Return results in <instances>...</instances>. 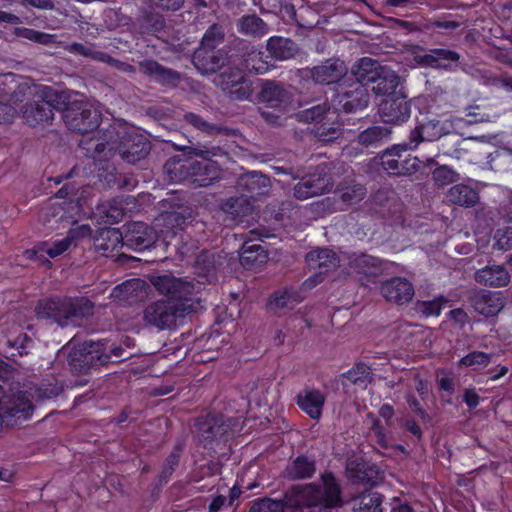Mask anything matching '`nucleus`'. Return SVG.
Listing matches in <instances>:
<instances>
[{
  "instance_id": "nucleus-57",
  "label": "nucleus",
  "mask_w": 512,
  "mask_h": 512,
  "mask_svg": "<svg viewBox=\"0 0 512 512\" xmlns=\"http://www.w3.org/2000/svg\"><path fill=\"white\" fill-rule=\"evenodd\" d=\"M187 118H188L191 122H193L195 125H197V126H198V125H200V120H199V118H198L196 115H194V114H190V115H188V116H187Z\"/></svg>"
},
{
  "instance_id": "nucleus-49",
  "label": "nucleus",
  "mask_w": 512,
  "mask_h": 512,
  "mask_svg": "<svg viewBox=\"0 0 512 512\" xmlns=\"http://www.w3.org/2000/svg\"><path fill=\"white\" fill-rule=\"evenodd\" d=\"M380 415L383 417V418H390L393 414V409L391 406L389 405H383L381 408H380V411H379Z\"/></svg>"
},
{
  "instance_id": "nucleus-52",
  "label": "nucleus",
  "mask_w": 512,
  "mask_h": 512,
  "mask_svg": "<svg viewBox=\"0 0 512 512\" xmlns=\"http://www.w3.org/2000/svg\"><path fill=\"white\" fill-rule=\"evenodd\" d=\"M69 194H70V187L65 186L59 190L56 198H66Z\"/></svg>"
},
{
  "instance_id": "nucleus-11",
  "label": "nucleus",
  "mask_w": 512,
  "mask_h": 512,
  "mask_svg": "<svg viewBox=\"0 0 512 512\" xmlns=\"http://www.w3.org/2000/svg\"><path fill=\"white\" fill-rule=\"evenodd\" d=\"M410 104L403 95L385 98L379 105V114L385 123L400 125L410 117Z\"/></svg>"
},
{
  "instance_id": "nucleus-20",
  "label": "nucleus",
  "mask_w": 512,
  "mask_h": 512,
  "mask_svg": "<svg viewBox=\"0 0 512 512\" xmlns=\"http://www.w3.org/2000/svg\"><path fill=\"white\" fill-rule=\"evenodd\" d=\"M55 222L75 223L81 216L82 206L80 200L70 199L62 203H54L51 207Z\"/></svg>"
},
{
  "instance_id": "nucleus-29",
  "label": "nucleus",
  "mask_w": 512,
  "mask_h": 512,
  "mask_svg": "<svg viewBox=\"0 0 512 512\" xmlns=\"http://www.w3.org/2000/svg\"><path fill=\"white\" fill-rule=\"evenodd\" d=\"M347 471L349 477L356 482L374 483V470L368 467L364 462H355L353 460L348 461Z\"/></svg>"
},
{
  "instance_id": "nucleus-58",
  "label": "nucleus",
  "mask_w": 512,
  "mask_h": 512,
  "mask_svg": "<svg viewBox=\"0 0 512 512\" xmlns=\"http://www.w3.org/2000/svg\"><path fill=\"white\" fill-rule=\"evenodd\" d=\"M399 512H412V510L408 505H401L399 507Z\"/></svg>"
},
{
  "instance_id": "nucleus-13",
  "label": "nucleus",
  "mask_w": 512,
  "mask_h": 512,
  "mask_svg": "<svg viewBox=\"0 0 512 512\" xmlns=\"http://www.w3.org/2000/svg\"><path fill=\"white\" fill-rule=\"evenodd\" d=\"M148 295V286L141 279H130L116 286L111 296L122 303L133 304L145 299Z\"/></svg>"
},
{
  "instance_id": "nucleus-27",
  "label": "nucleus",
  "mask_w": 512,
  "mask_h": 512,
  "mask_svg": "<svg viewBox=\"0 0 512 512\" xmlns=\"http://www.w3.org/2000/svg\"><path fill=\"white\" fill-rule=\"evenodd\" d=\"M315 466L306 457H298L287 468V476L292 479L307 478L313 475Z\"/></svg>"
},
{
  "instance_id": "nucleus-14",
  "label": "nucleus",
  "mask_w": 512,
  "mask_h": 512,
  "mask_svg": "<svg viewBox=\"0 0 512 512\" xmlns=\"http://www.w3.org/2000/svg\"><path fill=\"white\" fill-rule=\"evenodd\" d=\"M415 60L420 65L452 69L457 66L459 56L457 53L449 50L436 49L430 52L420 51L416 54Z\"/></svg>"
},
{
  "instance_id": "nucleus-32",
  "label": "nucleus",
  "mask_w": 512,
  "mask_h": 512,
  "mask_svg": "<svg viewBox=\"0 0 512 512\" xmlns=\"http://www.w3.org/2000/svg\"><path fill=\"white\" fill-rule=\"evenodd\" d=\"M390 133L391 131L386 127L374 126L364 130L359 135L358 140L364 146H372L387 138Z\"/></svg>"
},
{
  "instance_id": "nucleus-31",
  "label": "nucleus",
  "mask_w": 512,
  "mask_h": 512,
  "mask_svg": "<svg viewBox=\"0 0 512 512\" xmlns=\"http://www.w3.org/2000/svg\"><path fill=\"white\" fill-rule=\"evenodd\" d=\"M301 301L300 297L290 291H283L275 293L270 301L269 307L271 310L277 311L280 309H292L296 304Z\"/></svg>"
},
{
  "instance_id": "nucleus-23",
  "label": "nucleus",
  "mask_w": 512,
  "mask_h": 512,
  "mask_svg": "<svg viewBox=\"0 0 512 512\" xmlns=\"http://www.w3.org/2000/svg\"><path fill=\"white\" fill-rule=\"evenodd\" d=\"M447 199L461 206H472L478 200V193L468 185L459 184L449 189Z\"/></svg>"
},
{
  "instance_id": "nucleus-5",
  "label": "nucleus",
  "mask_w": 512,
  "mask_h": 512,
  "mask_svg": "<svg viewBox=\"0 0 512 512\" xmlns=\"http://www.w3.org/2000/svg\"><path fill=\"white\" fill-rule=\"evenodd\" d=\"M353 73L364 87L372 85L370 89L377 95L390 97L399 83V78L393 70L379 65L368 57L359 60Z\"/></svg>"
},
{
  "instance_id": "nucleus-50",
  "label": "nucleus",
  "mask_w": 512,
  "mask_h": 512,
  "mask_svg": "<svg viewBox=\"0 0 512 512\" xmlns=\"http://www.w3.org/2000/svg\"><path fill=\"white\" fill-rule=\"evenodd\" d=\"M440 387L443 390L450 391L453 388V382L449 378H442L440 379Z\"/></svg>"
},
{
  "instance_id": "nucleus-4",
  "label": "nucleus",
  "mask_w": 512,
  "mask_h": 512,
  "mask_svg": "<svg viewBox=\"0 0 512 512\" xmlns=\"http://www.w3.org/2000/svg\"><path fill=\"white\" fill-rule=\"evenodd\" d=\"M306 261L311 268L318 269V273L309 277L303 283V288L312 289L322 282V274L335 269L342 268L347 273H359L365 275H376L379 270L378 260L372 256L360 254L349 256L345 253L336 255L329 249H318L311 251L306 256Z\"/></svg>"
},
{
  "instance_id": "nucleus-22",
  "label": "nucleus",
  "mask_w": 512,
  "mask_h": 512,
  "mask_svg": "<svg viewBox=\"0 0 512 512\" xmlns=\"http://www.w3.org/2000/svg\"><path fill=\"white\" fill-rule=\"evenodd\" d=\"M79 351L87 366L102 364L108 359L105 344L102 342H85Z\"/></svg>"
},
{
  "instance_id": "nucleus-56",
  "label": "nucleus",
  "mask_w": 512,
  "mask_h": 512,
  "mask_svg": "<svg viewBox=\"0 0 512 512\" xmlns=\"http://www.w3.org/2000/svg\"><path fill=\"white\" fill-rule=\"evenodd\" d=\"M407 0H387L388 4L397 7L400 6L403 2H406Z\"/></svg>"
},
{
  "instance_id": "nucleus-15",
  "label": "nucleus",
  "mask_w": 512,
  "mask_h": 512,
  "mask_svg": "<svg viewBox=\"0 0 512 512\" xmlns=\"http://www.w3.org/2000/svg\"><path fill=\"white\" fill-rule=\"evenodd\" d=\"M368 104L367 91L358 82L354 90L338 94L334 100V108L345 112H353L365 108Z\"/></svg>"
},
{
  "instance_id": "nucleus-41",
  "label": "nucleus",
  "mask_w": 512,
  "mask_h": 512,
  "mask_svg": "<svg viewBox=\"0 0 512 512\" xmlns=\"http://www.w3.org/2000/svg\"><path fill=\"white\" fill-rule=\"evenodd\" d=\"M324 114L329 115L330 111L329 109L326 110L324 107L321 106H314L311 107L303 112V117L306 121H320Z\"/></svg>"
},
{
  "instance_id": "nucleus-16",
  "label": "nucleus",
  "mask_w": 512,
  "mask_h": 512,
  "mask_svg": "<svg viewBox=\"0 0 512 512\" xmlns=\"http://www.w3.org/2000/svg\"><path fill=\"white\" fill-rule=\"evenodd\" d=\"M381 293L388 301L405 303L412 299L414 289L405 278H394L383 284Z\"/></svg>"
},
{
  "instance_id": "nucleus-54",
  "label": "nucleus",
  "mask_w": 512,
  "mask_h": 512,
  "mask_svg": "<svg viewBox=\"0 0 512 512\" xmlns=\"http://www.w3.org/2000/svg\"><path fill=\"white\" fill-rule=\"evenodd\" d=\"M12 475L6 470H0V480L10 481Z\"/></svg>"
},
{
  "instance_id": "nucleus-6",
  "label": "nucleus",
  "mask_w": 512,
  "mask_h": 512,
  "mask_svg": "<svg viewBox=\"0 0 512 512\" xmlns=\"http://www.w3.org/2000/svg\"><path fill=\"white\" fill-rule=\"evenodd\" d=\"M101 235L108 240V243L101 245L103 251H113L122 246V242L135 251H143L150 248L158 238L154 229L142 222L129 224L124 237L115 228L104 229Z\"/></svg>"
},
{
  "instance_id": "nucleus-25",
  "label": "nucleus",
  "mask_w": 512,
  "mask_h": 512,
  "mask_svg": "<svg viewBox=\"0 0 512 512\" xmlns=\"http://www.w3.org/2000/svg\"><path fill=\"white\" fill-rule=\"evenodd\" d=\"M72 242L71 239L67 237L56 240L53 243L43 242L38 246V250H28L26 251V255L28 258H33L34 255L37 254L38 251L47 253L51 258H55L65 251L69 249Z\"/></svg>"
},
{
  "instance_id": "nucleus-55",
  "label": "nucleus",
  "mask_w": 512,
  "mask_h": 512,
  "mask_svg": "<svg viewBox=\"0 0 512 512\" xmlns=\"http://www.w3.org/2000/svg\"><path fill=\"white\" fill-rule=\"evenodd\" d=\"M408 429L414 434V435H417L419 436L421 431H420V428L419 426H417L415 423H412L411 425L408 426Z\"/></svg>"
},
{
  "instance_id": "nucleus-24",
  "label": "nucleus",
  "mask_w": 512,
  "mask_h": 512,
  "mask_svg": "<svg viewBox=\"0 0 512 512\" xmlns=\"http://www.w3.org/2000/svg\"><path fill=\"white\" fill-rule=\"evenodd\" d=\"M267 50L277 60H286L295 53L294 43L283 37H271L267 43Z\"/></svg>"
},
{
  "instance_id": "nucleus-9",
  "label": "nucleus",
  "mask_w": 512,
  "mask_h": 512,
  "mask_svg": "<svg viewBox=\"0 0 512 512\" xmlns=\"http://www.w3.org/2000/svg\"><path fill=\"white\" fill-rule=\"evenodd\" d=\"M63 118L69 129L80 133L92 131L100 124L98 111L87 108V105L82 102H74L66 108Z\"/></svg>"
},
{
  "instance_id": "nucleus-45",
  "label": "nucleus",
  "mask_w": 512,
  "mask_h": 512,
  "mask_svg": "<svg viewBox=\"0 0 512 512\" xmlns=\"http://www.w3.org/2000/svg\"><path fill=\"white\" fill-rule=\"evenodd\" d=\"M464 401L469 407L473 408L479 404V396L475 390L469 389L465 392Z\"/></svg>"
},
{
  "instance_id": "nucleus-19",
  "label": "nucleus",
  "mask_w": 512,
  "mask_h": 512,
  "mask_svg": "<svg viewBox=\"0 0 512 512\" xmlns=\"http://www.w3.org/2000/svg\"><path fill=\"white\" fill-rule=\"evenodd\" d=\"M346 73L343 61L329 60L324 64L313 68L311 75L315 82L320 84H332L341 79Z\"/></svg>"
},
{
  "instance_id": "nucleus-8",
  "label": "nucleus",
  "mask_w": 512,
  "mask_h": 512,
  "mask_svg": "<svg viewBox=\"0 0 512 512\" xmlns=\"http://www.w3.org/2000/svg\"><path fill=\"white\" fill-rule=\"evenodd\" d=\"M415 148L410 142L392 146L381 155V166L392 175L414 174L419 170L421 161L417 157L411 156L402 160L401 153Z\"/></svg>"
},
{
  "instance_id": "nucleus-28",
  "label": "nucleus",
  "mask_w": 512,
  "mask_h": 512,
  "mask_svg": "<svg viewBox=\"0 0 512 512\" xmlns=\"http://www.w3.org/2000/svg\"><path fill=\"white\" fill-rule=\"evenodd\" d=\"M267 259L265 250L256 244L245 243L242 247L240 262L243 266H253L256 263H264Z\"/></svg>"
},
{
  "instance_id": "nucleus-40",
  "label": "nucleus",
  "mask_w": 512,
  "mask_h": 512,
  "mask_svg": "<svg viewBox=\"0 0 512 512\" xmlns=\"http://www.w3.org/2000/svg\"><path fill=\"white\" fill-rule=\"evenodd\" d=\"M365 195L364 189L360 185H354L342 192L341 196L344 202L352 204L360 201Z\"/></svg>"
},
{
  "instance_id": "nucleus-43",
  "label": "nucleus",
  "mask_w": 512,
  "mask_h": 512,
  "mask_svg": "<svg viewBox=\"0 0 512 512\" xmlns=\"http://www.w3.org/2000/svg\"><path fill=\"white\" fill-rule=\"evenodd\" d=\"M22 37L27 38L29 40H33L36 42H46L47 35L41 34L37 31L31 30V29H25L20 34Z\"/></svg>"
},
{
  "instance_id": "nucleus-38",
  "label": "nucleus",
  "mask_w": 512,
  "mask_h": 512,
  "mask_svg": "<svg viewBox=\"0 0 512 512\" xmlns=\"http://www.w3.org/2000/svg\"><path fill=\"white\" fill-rule=\"evenodd\" d=\"M246 67L257 74H263L269 70L268 64L261 60L260 53H252L246 60Z\"/></svg>"
},
{
  "instance_id": "nucleus-30",
  "label": "nucleus",
  "mask_w": 512,
  "mask_h": 512,
  "mask_svg": "<svg viewBox=\"0 0 512 512\" xmlns=\"http://www.w3.org/2000/svg\"><path fill=\"white\" fill-rule=\"evenodd\" d=\"M382 496L376 492L361 495L354 505L355 512H382Z\"/></svg>"
},
{
  "instance_id": "nucleus-3",
  "label": "nucleus",
  "mask_w": 512,
  "mask_h": 512,
  "mask_svg": "<svg viewBox=\"0 0 512 512\" xmlns=\"http://www.w3.org/2000/svg\"><path fill=\"white\" fill-rule=\"evenodd\" d=\"M58 97L57 92L49 86L19 84L18 92L11 95L8 103L0 101V123L11 121L24 100L22 117L30 126L49 122L53 118V108L58 105Z\"/></svg>"
},
{
  "instance_id": "nucleus-18",
  "label": "nucleus",
  "mask_w": 512,
  "mask_h": 512,
  "mask_svg": "<svg viewBox=\"0 0 512 512\" xmlns=\"http://www.w3.org/2000/svg\"><path fill=\"white\" fill-rule=\"evenodd\" d=\"M330 189V178L326 175H313L300 181L294 188V195L299 199H307L327 192Z\"/></svg>"
},
{
  "instance_id": "nucleus-7",
  "label": "nucleus",
  "mask_w": 512,
  "mask_h": 512,
  "mask_svg": "<svg viewBox=\"0 0 512 512\" xmlns=\"http://www.w3.org/2000/svg\"><path fill=\"white\" fill-rule=\"evenodd\" d=\"M461 123V119L444 116L441 119L419 124L411 131L409 141L413 147H418L423 141H435L444 135L457 132L461 128Z\"/></svg>"
},
{
  "instance_id": "nucleus-53",
  "label": "nucleus",
  "mask_w": 512,
  "mask_h": 512,
  "mask_svg": "<svg viewBox=\"0 0 512 512\" xmlns=\"http://www.w3.org/2000/svg\"><path fill=\"white\" fill-rule=\"evenodd\" d=\"M241 494V490L239 488H237L236 486H234L231 490H230V500L231 502L238 498L239 495Z\"/></svg>"
},
{
  "instance_id": "nucleus-63",
  "label": "nucleus",
  "mask_w": 512,
  "mask_h": 512,
  "mask_svg": "<svg viewBox=\"0 0 512 512\" xmlns=\"http://www.w3.org/2000/svg\"><path fill=\"white\" fill-rule=\"evenodd\" d=\"M3 91H4V90H2V89L0 90V99H2V96H3V95H2V94H3Z\"/></svg>"
},
{
  "instance_id": "nucleus-46",
  "label": "nucleus",
  "mask_w": 512,
  "mask_h": 512,
  "mask_svg": "<svg viewBox=\"0 0 512 512\" xmlns=\"http://www.w3.org/2000/svg\"><path fill=\"white\" fill-rule=\"evenodd\" d=\"M156 4L164 9L176 10L181 7L183 0H158Z\"/></svg>"
},
{
  "instance_id": "nucleus-51",
  "label": "nucleus",
  "mask_w": 512,
  "mask_h": 512,
  "mask_svg": "<svg viewBox=\"0 0 512 512\" xmlns=\"http://www.w3.org/2000/svg\"><path fill=\"white\" fill-rule=\"evenodd\" d=\"M508 372V368L506 366H501L499 368V372H497V374L493 375L491 377V380L492 381H496L498 380L499 378H501L502 376H504L506 373Z\"/></svg>"
},
{
  "instance_id": "nucleus-44",
  "label": "nucleus",
  "mask_w": 512,
  "mask_h": 512,
  "mask_svg": "<svg viewBox=\"0 0 512 512\" xmlns=\"http://www.w3.org/2000/svg\"><path fill=\"white\" fill-rule=\"evenodd\" d=\"M146 152H147L146 144L143 143L140 153H138L137 151L133 152V153L123 151V152H121V157L124 160L133 163V162L138 161L142 157V154H145Z\"/></svg>"
},
{
  "instance_id": "nucleus-59",
  "label": "nucleus",
  "mask_w": 512,
  "mask_h": 512,
  "mask_svg": "<svg viewBox=\"0 0 512 512\" xmlns=\"http://www.w3.org/2000/svg\"><path fill=\"white\" fill-rule=\"evenodd\" d=\"M372 429L376 435H383L377 423H374Z\"/></svg>"
},
{
  "instance_id": "nucleus-2",
  "label": "nucleus",
  "mask_w": 512,
  "mask_h": 512,
  "mask_svg": "<svg viewBox=\"0 0 512 512\" xmlns=\"http://www.w3.org/2000/svg\"><path fill=\"white\" fill-rule=\"evenodd\" d=\"M341 504L340 488L330 473L321 477V486L313 484L294 487L282 501L262 499L253 504L249 512H322Z\"/></svg>"
},
{
  "instance_id": "nucleus-33",
  "label": "nucleus",
  "mask_w": 512,
  "mask_h": 512,
  "mask_svg": "<svg viewBox=\"0 0 512 512\" xmlns=\"http://www.w3.org/2000/svg\"><path fill=\"white\" fill-rule=\"evenodd\" d=\"M283 96V90L274 83H266L261 91L262 100L269 103L272 107L281 106Z\"/></svg>"
},
{
  "instance_id": "nucleus-42",
  "label": "nucleus",
  "mask_w": 512,
  "mask_h": 512,
  "mask_svg": "<svg viewBox=\"0 0 512 512\" xmlns=\"http://www.w3.org/2000/svg\"><path fill=\"white\" fill-rule=\"evenodd\" d=\"M91 232V228L88 225H80L70 229L67 236L73 243L79 239L89 237Z\"/></svg>"
},
{
  "instance_id": "nucleus-47",
  "label": "nucleus",
  "mask_w": 512,
  "mask_h": 512,
  "mask_svg": "<svg viewBox=\"0 0 512 512\" xmlns=\"http://www.w3.org/2000/svg\"><path fill=\"white\" fill-rule=\"evenodd\" d=\"M450 317L459 324H463L467 320V314L461 309L452 310Z\"/></svg>"
},
{
  "instance_id": "nucleus-35",
  "label": "nucleus",
  "mask_w": 512,
  "mask_h": 512,
  "mask_svg": "<svg viewBox=\"0 0 512 512\" xmlns=\"http://www.w3.org/2000/svg\"><path fill=\"white\" fill-rule=\"evenodd\" d=\"M433 179L438 186L442 187L457 181L458 175L449 167L441 166L434 170Z\"/></svg>"
},
{
  "instance_id": "nucleus-10",
  "label": "nucleus",
  "mask_w": 512,
  "mask_h": 512,
  "mask_svg": "<svg viewBox=\"0 0 512 512\" xmlns=\"http://www.w3.org/2000/svg\"><path fill=\"white\" fill-rule=\"evenodd\" d=\"M223 30L218 25L211 26L204 34L201 42V48L193 56L195 67L203 74L214 72L218 68V62L212 57L208 62L205 59L206 50H212L223 39Z\"/></svg>"
},
{
  "instance_id": "nucleus-34",
  "label": "nucleus",
  "mask_w": 512,
  "mask_h": 512,
  "mask_svg": "<svg viewBox=\"0 0 512 512\" xmlns=\"http://www.w3.org/2000/svg\"><path fill=\"white\" fill-rule=\"evenodd\" d=\"M490 358L489 354L474 351L461 358L460 364L467 367L480 368L487 366L490 363Z\"/></svg>"
},
{
  "instance_id": "nucleus-21",
  "label": "nucleus",
  "mask_w": 512,
  "mask_h": 512,
  "mask_svg": "<svg viewBox=\"0 0 512 512\" xmlns=\"http://www.w3.org/2000/svg\"><path fill=\"white\" fill-rule=\"evenodd\" d=\"M475 279L483 285L501 287L507 285L510 278L504 267L494 265L477 271Z\"/></svg>"
},
{
  "instance_id": "nucleus-26",
  "label": "nucleus",
  "mask_w": 512,
  "mask_h": 512,
  "mask_svg": "<svg viewBox=\"0 0 512 512\" xmlns=\"http://www.w3.org/2000/svg\"><path fill=\"white\" fill-rule=\"evenodd\" d=\"M239 32L246 35L263 36L268 33L266 24L256 15L243 17L238 24Z\"/></svg>"
},
{
  "instance_id": "nucleus-1",
  "label": "nucleus",
  "mask_w": 512,
  "mask_h": 512,
  "mask_svg": "<svg viewBox=\"0 0 512 512\" xmlns=\"http://www.w3.org/2000/svg\"><path fill=\"white\" fill-rule=\"evenodd\" d=\"M156 290L166 300L149 304L144 311L145 321L160 330L176 325L179 318L196 310L194 285L172 275H160L151 278Z\"/></svg>"
},
{
  "instance_id": "nucleus-61",
  "label": "nucleus",
  "mask_w": 512,
  "mask_h": 512,
  "mask_svg": "<svg viewBox=\"0 0 512 512\" xmlns=\"http://www.w3.org/2000/svg\"><path fill=\"white\" fill-rule=\"evenodd\" d=\"M434 160L432 158L427 159V165L433 164Z\"/></svg>"
},
{
  "instance_id": "nucleus-60",
  "label": "nucleus",
  "mask_w": 512,
  "mask_h": 512,
  "mask_svg": "<svg viewBox=\"0 0 512 512\" xmlns=\"http://www.w3.org/2000/svg\"><path fill=\"white\" fill-rule=\"evenodd\" d=\"M23 1L26 3L32 4V5H37L34 0H23Z\"/></svg>"
},
{
  "instance_id": "nucleus-48",
  "label": "nucleus",
  "mask_w": 512,
  "mask_h": 512,
  "mask_svg": "<svg viewBox=\"0 0 512 512\" xmlns=\"http://www.w3.org/2000/svg\"><path fill=\"white\" fill-rule=\"evenodd\" d=\"M225 503L224 496H217L209 505V512H218Z\"/></svg>"
},
{
  "instance_id": "nucleus-12",
  "label": "nucleus",
  "mask_w": 512,
  "mask_h": 512,
  "mask_svg": "<svg viewBox=\"0 0 512 512\" xmlns=\"http://www.w3.org/2000/svg\"><path fill=\"white\" fill-rule=\"evenodd\" d=\"M31 404L22 394L4 397L0 401V420L6 425H13L18 420H25L30 416Z\"/></svg>"
},
{
  "instance_id": "nucleus-62",
  "label": "nucleus",
  "mask_w": 512,
  "mask_h": 512,
  "mask_svg": "<svg viewBox=\"0 0 512 512\" xmlns=\"http://www.w3.org/2000/svg\"><path fill=\"white\" fill-rule=\"evenodd\" d=\"M332 137H333V136H331V137H325V138H323V140H324V141H327V140L332 139Z\"/></svg>"
},
{
  "instance_id": "nucleus-39",
  "label": "nucleus",
  "mask_w": 512,
  "mask_h": 512,
  "mask_svg": "<svg viewBox=\"0 0 512 512\" xmlns=\"http://www.w3.org/2000/svg\"><path fill=\"white\" fill-rule=\"evenodd\" d=\"M444 299L437 298L432 301L421 303L420 310L426 316H438L443 308Z\"/></svg>"
},
{
  "instance_id": "nucleus-36",
  "label": "nucleus",
  "mask_w": 512,
  "mask_h": 512,
  "mask_svg": "<svg viewBox=\"0 0 512 512\" xmlns=\"http://www.w3.org/2000/svg\"><path fill=\"white\" fill-rule=\"evenodd\" d=\"M345 377L354 384H363L370 377V368L365 364H358L347 371Z\"/></svg>"
},
{
  "instance_id": "nucleus-37",
  "label": "nucleus",
  "mask_w": 512,
  "mask_h": 512,
  "mask_svg": "<svg viewBox=\"0 0 512 512\" xmlns=\"http://www.w3.org/2000/svg\"><path fill=\"white\" fill-rule=\"evenodd\" d=\"M496 247L499 250H508L512 248V228L499 229L494 235Z\"/></svg>"
},
{
  "instance_id": "nucleus-17",
  "label": "nucleus",
  "mask_w": 512,
  "mask_h": 512,
  "mask_svg": "<svg viewBox=\"0 0 512 512\" xmlns=\"http://www.w3.org/2000/svg\"><path fill=\"white\" fill-rule=\"evenodd\" d=\"M324 394L316 389H305L297 396V404L310 418L318 420L325 403Z\"/></svg>"
}]
</instances>
